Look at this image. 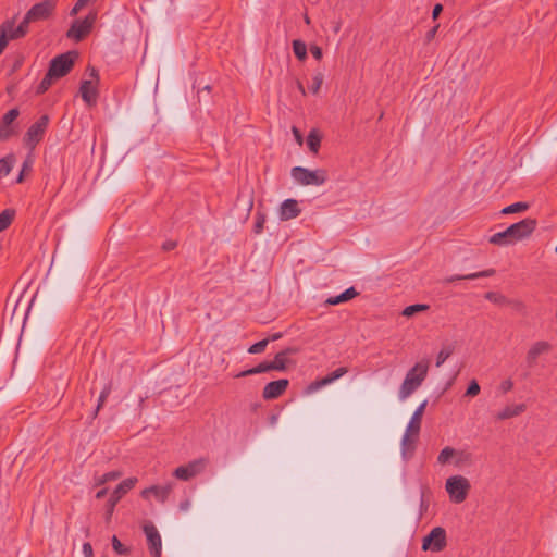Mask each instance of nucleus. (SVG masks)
I'll list each match as a JSON object with an SVG mask.
<instances>
[{"instance_id":"obj_1","label":"nucleus","mask_w":557,"mask_h":557,"mask_svg":"<svg viewBox=\"0 0 557 557\" xmlns=\"http://www.w3.org/2000/svg\"><path fill=\"white\" fill-rule=\"evenodd\" d=\"M537 222L535 219L527 218L518 223L511 224L506 230L495 233L490 237V243L496 246H509L531 236L535 231Z\"/></svg>"},{"instance_id":"obj_2","label":"nucleus","mask_w":557,"mask_h":557,"mask_svg":"<svg viewBox=\"0 0 557 557\" xmlns=\"http://www.w3.org/2000/svg\"><path fill=\"white\" fill-rule=\"evenodd\" d=\"M429 371V360L422 359L417 362L406 374L399 388V399L408 398L423 383Z\"/></svg>"},{"instance_id":"obj_3","label":"nucleus","mask_w":557,"mask_h":557,"mask_svg":"<svg viewBox=\"0 0 557 557\" xmlns=\"http://www.w3.org/2000/svg\"><path fill=\"white\" fill-rule=\"evenodd\" d=\"M292 177L301 185L320 186L326 182L327 174L322 169L311 171L302 166H295L292 169Z\"/></svg>"},{"instance_id":"obj_4","label":"nucleus","mask_w":557,"mask_h":557,"mask_svg":"<svg viewBox=\"0 0 557 557\" xmlns=\"http://www.w3.org/2000/svg\"><path fill=\"white\" fill-rule=\"evenodd\" d=\"M446 491L450 499L456 503H462L471 488L470 482L462 475H453L446 480Z\"/></svg>"},{"instance_id":"obj_5","label":"nucleus","mask_w":557,"mask_h":557,"mask_svg":"<svg viewBox=\"0 0 557 557\" xmlns=\"http://www.w3.org/2000/svg\"><path fill=\"white\" fill-rule=\"evenodd\" d=\"M77 57L76 52H65L50 61L49 76H54L57 79L65 76L74 66V60Z\"/></svg>"},{"instance_id":"obj_6","label":"nucleus","mask_w":557,"mask_h":557,"mask_svg":"<svg viewBox=\"0 0 557 557\" xmlns=\"http://www.w3.org/2000/svg\"><path fill=\"white\" fill-rule=\"evenodd\" d=\"M96 20V12H89L84 20H75L66 32V37L75 41L83 40L90 33Z\"/></svg>"},{"instance_id":"obj_7","label":"nucleus","mask_w":557,"mask_h":557,"mask_svg":"<svg viewBox=\"0 0 557 557\" xmlns=\"http://www.w3.org/2000/svg\"><path fill=\"white\" fill-rule=\"evenodd\" d=\"M136 482H137L136 478H128L116 485V487L113 490V492L111 493V495L106 504L107 521H109L111 519V516L114 512V508H115L116 504L128 491H131L135 486Z\"/></svg>"},{"instance_id":"obj_8","label":"nucleus","mask_w":557,"mask_h":557,"mask_svg":"<svg viewBox=\"0 0 557 557\" xmlns=\"http://www.w3.org/2000/svg\"><path fill=\"white\" fill-rule=\"evenodd\" d=\"M57 0H44L34 4L25 15L32 23L44 22L53 16Z\"/></svg>"},{"instance_id":"obj_9","label":"nucleus","mask_w":557,"mask_h":557,"mask_svg":"<svg viewBox=\"0 0 557 557\" xmlns=\"http://www.w3.org/2000/svg\"><path fill=\"white\" fill-rule=\"evenodd\" d=\"M447 545L446 531L442 527H436L422 541L423 550L442 552Z\"/></svg>"},{"instance_id":"obj_10","label":"nucleus","mask_w":557,"mask_h":557,"mask_svg":"<svg viewBox=\"0 0 557 557\" xmlns=\"http://www.w3.org/2000/svg\"><path fill=\"white\" fill-rule=\"evenodd\" d=\"M48 115H42L29 126L24 136V143L27 147L33 149L42 139L48 127Z\"/></svg>"},{"instance_id":"obj_11","label":"nucleus","mask_w":557,"mask_h":557,"mask_svg":"<svg viewBox=\"0 0 557 557\" xmlns=\"http://www.w3.org/2000/svg\"><path fill=\"white\" fill-rule=\"evenodd\" d=\"M207 463L208 460L205 458L193 460L185 466L177 467L174 470L173 475L178 480L188 481L197 474L201 473L205 470Z\"/></svg>"},{"instance_id":"obj_12","label":"nucleus","mask_w":557,"mask_h":557,"mask_svg":"<svg viewBox=\"0 0 557 557\" xmlns=\"http://www.w3.org/2000/svg\"><path fill=\"white\" fill-rule=\"evenodd\" d=\"M144 532L152 557H161L162 541L157 528L153 524H146Z\"/></svg>"},{"instance_id":"obj_13","label":"nucleus","mask_w":557,"mask_h":557,"mask_svg":"<svg viewBox=\"0 0 557 557\" xmlns=\"http://www.w3.org/2000/svg\"><path fill=\"white\" fill-rule=\"evenodd\" d=\"M288 384L289 382L286 379L272 381L264 386L262 397L267 400L276 399L286 391Z\"/></svg>"},{"instance_id":"obj_14","label":"nucleus","mask_w":557,"mask_h":557,"mask_svg":"<svg viewBox=\"0 0 557 557\" xmlns=\"http://www.w3.org/2000/svg\"><path fill=\"white\" fill-rule=\"evenodd\" d=\"M552 346L548 342L539 341L534 343L527 352L525 362L529 368H533L536 364V360L540 355L548 352Z\"/></svg>"},{"instance_id":"obj_15","label":"nucleus","mask_w":557,"mask_h":557,"mask_svg":"<svg viewBox=\"0 0 557 557\" xmlns=\"http://www.w3.org/2000/svg\"><path fill=\"white\" fill-rule=\"evenodd\" d=\"M301 210L298 206V201L296 199H286L282 202L278 211L280 220L288 221L297 218L300 214Z\"/></svg>"},{"instance_id":"obj_16","label":"nucleus","mask_w":557,"mask_h":557,"mask_svg":"<svg viewBox=\"0 0 557 557\" xmlns=\"http://www.w3.org/2000/svg\"><path fill=\"white\" fill-rule=\"evenodd\" d=\"M298 351H299V349L296 348V347H287L286 349H283V350L278 351L274 356V359L272 361H270L271 364H272L273 370H275V371H284V370H286V364H287L288 356L295 355Z\"/></svg>"},{"instance_id":"obj_17","label":"nucleus","mask_w":557,"mask_h":557,"mask_svg":"<svg viewBox=\"0 0 557 557\" xmlns=\"http://www.w3.org/2000/svg\"><path fill=\"white\" fill-rule=\"evenodd\" d=\"M83 100L88 106H94L97 102L98 91L92 81H83L79 88Z\"/></svg>"},{"instance_id":"obj_18","label":"nucleus","mask_w":557,"mask_h":557,"mask_svg":"<svg viewBox=\"0 0 557 557\" xmlns=\"http://www.w3.org/2000/svg\"><path fill=\"white\" fill-rule=\"evenodd\" d=\"M428 405V400H424L420 406L414 410L408 425V432H413V436H419L421 429L422 416L424 413L425 407Z\"/></svg>"},{"instance_id":"obj_19","label":"nucleus","mask_w":557,"mask_h":557,"mask_svg":"<svg viewBox=\"0 0 557 557\" xmlns=\"http://www.w3.org/2000/svg\"><path fill=\"white\" fill-rule=\"evenodd\" d=\"M171 491H172L171 485H164V486L152 485L148 488H145L141 492V496L144 498H148L149 494H152L160 503H164L168 499Z\"/></svg>"},{"instance_id":"obj_20","label":"nucleus","mask_w":557,"mask_h":557,"mask_svg":"<svg viewBox=\"0 0 557 557\" xmlns=\"http://www.w3.org/2000/svg\"><path fill=\"white\" fill-rule=\"evenodd\" d=\"M495 270L494 269H487V270H483V271H480V272H475V273H470V274H466V275H451V276H448V277H445L444 278V283L446 284H450L455 281H461V280H475V278H480V277H490V276H493L495 274Z\"/></svg>"},{"instance_id":"obj_21","label":"nucleus","mask_w":557,"mask_h":557,"mask_svg":"<svg viewBox=\"0 0 557 557\" xmlns=\"http://www.w3.org/2000/svg\"><path fill=\"white\" fill-rule=\"evenodd\" d=\"M358 295H359V293L356 290L355 287H349V288H347L346 290H344L342 294H339L337 296L329 297L325 300V304L329 305V306H335V305L348 301V300L355 298Z\"/></svg>"},{"instance_id":"obj_22","label":"nucleus","mask_w":557,"mask_h":557,"mask_svg":"<svg viewBox=\"0 0 557 557\" xmlns=\"http://www.w3.org/2000/svg\"><path fill=\"white\" fill-rule=\"evenodd\" d=\"M418 436H413V432H408V429H406V432L401 438V454L404 458L411 456L412 451L414 450V444Z\"/></svg>"},{"instance_id":"obj_23","label":"nucleus","mask_w":557,"mask_h":557,"mask_svg":"<svg viewBox=\"0 0 557 557\" xmlns=\"http://www.w3.org/2000/svg\"><path fill=\"white\" fill-rule=\"evenodd\" d=\"M524 410H525V405H523V404L507 406L497 413L496 418L498 420L510 419V418L519 416Z\"/></svg>"},{"instance_id":"obj_24","label":"nucleus","mask_w":557,"mask_h":557,"mask_svg":"<svg viewBox=\"0 0 557 557\" xmlns=\"http://www.w3.org/2000/svg\"><path fill=\"white\" fill-rule=\"evenodd\" d=\"M30 23L32 22L27 20V16L25 15L16 28L12 27V29H8V32H10L9 39H20L24 37L28 32V26Z\"/></svg>"},{"instance_id":"obj_25","label":"nucleus","mask_w":557,"mask_h":557,"mask_svg":"<svg viewBox=\"0 0 557 557\" xmlns=\"http://www.w3.org/2000/svg\"><path fill=\"white\" fill-rule=\"evenodd\" d=\"M15 214V210L11 208L0 212V232L7 230L12 224Z\"/></svg>"},{"instance_id":"obj_26","label":"nucleus","mask_w":557,"mask_h":557,"mask_svg":"<svg viewBox=\"0 0 557 557\" xmlns=\"http://www.w3.org/2000/svg\"><path fill=\"white\" fill-rule=\"evenodd\" d=\"M453 344H444L436 356V367H441L454 352Z\"/></svg>"},{"instance_id":"obj_27","label":"nucleus","mask_w":557,"mask_h":557,"mask_svg":"<svg viewBox=\"0 0 557 557\" xmlns=\"http://www.w3.org/2000/svg\"><path fill=\"white\" fill-rule=\"evenodd\" d=\"M307 145L311 152L317 153L321 145V136L315 129H311L307 136Z\"/></svg>"},{"instance_id":"obj_28","label":"nucleus","mask_w":557,"mask_h":557,"mask_svg":"<svg viewBox=\"0 0 557 557\" xmlns=\"http://www.w3.org/2000/svg\"><path fill=\"white\" fill-rule=\"evenodd\" d=\"M14 161L15 158L13 154L0 159V177L7 176L11 172Z\"/></svg>"},{"instance_id":"obj_29","label":"nucleus","mask_w":557,"mask_h":557,"mask_svg":"<svg viewBox=\"0 0 557 557\" xmlns=\"http://www.w3.org/2000/svg\"><path fill=\"white\" fill-rule=\"evenodd\" d=\"M8 29H12V23H3L0 26V54L4 51L5 47L8 46Z\"/></svg>"},{"instance_id":"obj_30","label":"nucleus","mask_w":557,"mask_h":557,"mask_svg":"<svg viewBox=\"0 0 557 557\" xmlns=\"http://www.w3.org/2000/svg\"><path fill=\"white\" fill-rule=\"evenodd\" d=\"M54 79H57V78L54 76H49V71H48L46 73L45 77L42 78V81L37 86L36 94L37 95L45 94L50 88V86L52 85Z\"/></svg>"},{"instance_id":"obj_31","label":"nucleus","mask_w":557,"mask_h":557,"mask_svg":"<svg viewBox=\"0 0 557 557\" xmlns=\"http://www.w3.org/2000/svg\"><path fill=\"white\" fill-rule=\"evenodd\" d=\"M528 208H529V205L527 202H515L512 205L505 207L502 210V213L503 214H511V213L522 212V211L528 210Z\"/></svg>"},{"instance_id":"obj_32","label":"nucleus","mask_w":557,"mask_h":557,"mask_svg":"<svg viewBox=\"0 0 557 557\" xmlns=\"http://www.w3.org/2000/svg\"><path fill=\"white\" fill-rule=\"evenodd\" d=\"M293 50H294V53L295 55L299 59V60H304L306 59L307 57V47H306V44L301 40H294L293 41Z\"/></svg>"},{"instance_id":"obj_33","label":"nucleus","mask_w":557,"mask_h":557,"mask_svg":"<svg viewBox=\"0 0 557 557\" xmlns=\"http://www.w3.org/2000/svg\"><path fill=\"white\" fill-rule=\"evenodd\" d=\"M111 391H112V383H108L101 391L99 399H98V404H97V407H96V410L94 413L95 417L98 414V411L103 406V404H104L106 399L108 398V396L110 395Z\"/></svg>"},{"instance_id":"obj_34","label":"nucleus","mask_w":557,"mask_h":557,"mask_svg":"<svg viewBox=\"0 0 557 557\" xmlns=\"http://www.w3.org/2000/svg\"><path fill=\"white\" fill-rule=\"evenodd\" d=\"M456 455V450L453 448V447H445L441 450L438 457H437V461L438 463L441 465H445L447 463L451 457H454Z\"/></svg>"},{"instance_id":"obj_35","label":"nucleus","mask_w":557,"mask_h":557,"mask_svg":"<svg viewBox=\"0 0 557 557\" xmlns=\"http://www.w3.org/2000/svg\"><path fill=\"white\" fill-rule=\"evenodd\" d=\"M429 309V306L428 305H423V304H416V305H411V306H408L404 309L403 311V315L405 317H411L413 315L414 313L417 312H420V311H425Z\"/></svg>"},{"instance_id":"obj_36","label":"nucleus","mask_w":557,"mask_h":557,"mask_svg":"<svg viewBox=\"0 0 557 557\" xmlns=\"http://www.w3.org/2000/svg\"><path fill=\"white\" fill-rule=\"evenodd\" d=\"M121 476H122V472L121 471H110V472H107V473H104L103 475H101L98 479L97 485H103L107 482L117 480Z\"/></svg>"},{"instance_id":"obj_37","label":"nucleus","mask_w":557,"mask_h":557,"mask_svg":"<svg viewBox=\"0 0 557 557\" xmlns=\"http://www.w3.org/2000/svg\"><path fill=\"white\" fill-rule=\"evenodd\" d=\"M269 343H270V339H265V338L262 341H259L248 348V352L251 355L261 354L264 351V349L267 348Z\"/></svg>"},{"instance_id":"obj_38","label":"nucleus","mask_w":557,"mask_h":557,"mask_svg":"<svg viewBox=\"0 0 557 557\" xmlns=\"http://www.w3.org/2000/svg\"><path fill=\"white\" fill-rule=\"evenodd\" d=\"M111 543H112V547L116 554L127 555L129 553V549L121 543V541L117 539L116 535L112 536Z\"/></svg>"},{"instance_id":"obj_39","label":"nucleus","mask_w":557,"mask_h":557,"mask_svg":"<svg viewBox=\"0 0 557 557\" xmlns=\"http://www.w3.org/2000/svg\"><path fill=\"white\" fill-rule=\"evenodd\" d=\"M484 297H485V299H487L494 304H498V305L507 304L506 297L498 293H495V292H487Z\"/></svg>"},{"instance_id":"obj_40","label":"nucleus","mask_w":557,"mask_h":557,"mask_svg":"<svg viewBox=\"0 0 557 557\" xmlns=\"http://www.w3.org/2000/svg\"><path fill=\"white\" fill-rule=\"evenodd\" d=\"M20 111L16 108L9 110L2 117L1 122L4 125H11L13 121L18 116Z\"/></svg>"},{"instance_id":"obj_41","label":"nucleus","mask_w":557,"mask_h":557,"mask_svg":"<svg viewBox=\"0 0 557 557\" xmlns=\"http://www.w3.org/2000/svg\"><path fill=\"white\" fill-rule=\"evenodd\" d=\"M264 223H265V215L261 212H257L256 222L253 225L255 234H260L263 231Z\"/></svg>"},{"instance_id":"obj_42","label":"nucleus","mask_w":557,"mask_h":557,"mask_svg":"<svg viewBox=\"0 0 557 557\" xmlns=\"http://www.w3.org/2000/svg\"><path fill=\"white\" fill-rule=\"evenodd\" d=\"M480 391H481V388H480V385L478 384V382L475 380H472L466 391L465 396L474 397V396L479 395Z\"/></svg>"},{"instance_id":"obj_43","label":"nucleus","mask_w":557,"mask_h":557,"mask_svg":"<svg viewBox=\"0 0 557 557\" xmlns=\"http://www.w3.org/2000/svg\"><path fill=\"white\" fill-rule=\"evenodd\" d=\"M322 83H323V74L322 73H317L313 76V82H312V85L310 87L311 92L312 94H317L320 90Z\"/></svg>"},{"instance_id":"obj_44","label":"nucleus","mask_w":557,"mask_h":557,"mask_svg":"<svg viewBox=\"0 0 557 557\" xmlns=\"http://www.w3.org/2000/svg\"><path fill=\"white\" fill-rule=\"evenodd\" d=\"M12 135V129L10 125H4L2 122L0 123V141L7 140Z\"/></svg>"},{"instance_id":"obj_45","label":"nucleus","mask_w":557,"mask_h":557,"mask_svg":"<svg viewBox=\"0 0 557 557\" xmlns=\"http://www.w3.org/2000/svg\"><path fill=\"white\" fill-rule=\"evenodd\" d=\"M255 371L257 374H259V373L273 371V368H272V364L270 361H263L255 367Z\"/></svg>"},{"instance_id":"obj_46","label":"nucleus","mask_w":557,"mask_h":557,"mask_svg":"<svg viewBox=\"0 0 557 557\" xmlns=\"http://www.w3.org/2000/svg\"><path fill=\"white\" fill-rule=\"evenodd\" d=\"M347 372H348V369L346 367H341V368H337L335 371L329 373V375H331L332 380L335 381V380L342 377L343 375H345Z\"/></svg>"},{"instance_id":"obj_47","label":"nucleus","mask_w":557,"mask_h":557,"mask_svg":"<svg viewBox=\"0 0 557 557\" xmlns=\"http://www.w3.org/2000/svg\"><path fill=\"white\" fill-rule=\"evenodd\" d=\"M513 387V383L511 380H505L500 383L499 385V389L502 391V393L506 394L508 393L509 391H511Z\"/></svg>"},{"instance_id":"obj_48","label":"nucleus","mask_w":557,"mask_h":557,"mask_svg":"<svg viewBox=\"0 0 557 557\" xmlns=\"http://www.w3.org/2000/svg\"><path fill=\"white\" fill-rule=\"evenodd\" d=\"M334 381L332 380L331 375H326L324 376L321 381L319 382H315L314 385H312L311 387L312 388H318V387H321V386H324V385H327V384H331L333 383Z\"/></svg>"},{"instance_id":"obj_49","label":"nucleus","mask_w":557,"mask_h":557,"mask_svg":"<svg viewBox=\"0 0 557 557\" xmlns=\"http://www.w3.org/2000/svg\"><path fill=\"white\" fill-rule=\"evenodd\" d=\"M83 554L85 557H92L94 556V550H92V546L89 542H86L83 544Z\"/></svg>"},{"instance_id":"obj_50","label":"nucleus","mask_w":557,"mask_h":557,"mask_svg":"<svg viewBox=\"0 0 557 557\" xmlns=\"http://www.w3.org/2000/svg\"><path fill=\"white\" fill-rule=\"evenodd\" d=\"M292 132H293V135H294L296 141L298 143V145L301 146L302 141H304L301 132L296 126L292 127Z\"/></svg>"},{"instance_id":"obj_51","label":"nucleus","mask_w":557,"mask_h":557,"mask_svg":"<svg viewBox=\"0 0 557 557\" xmlns=\"http://www.w3.org/2000/svg\"><path fill=\"white\" fill-rule=\"evenodd\" d=\"M310 51L312 53V55L317 59V60H320L322 58V49L318 46H312L310 48Z\"/></svg>"},{"instance_id":"obj_52","label":"nucleus","mask_w":557,"mask_h":557,"mask_svg":"<svg viewBox=\"0 0 557 557\" xmlns=\"http://www.w3.org/2000/svg\"><path fill=\"white\" fill-rule=\"evenodd\" d=\"M442 11H443V5L441 3L435 4L433 8V11H432V18L436 20L440 16V14L442 13Z\"/></svg>"},{"instance_id":"obj_53","label":"nucleus","mask_w":557,"mask_h":557,"mask_svg":"<svg viewBox=\"0 0 557 557\" xmlns=\"http://www.w3.org/2000/svg\"><path fill=\"white\" fill-rule=\"evenodd\" d=\"M253 374H257L255 371V367L239 372L238 374L235 375V377H245V376H249V375H253Z\"/></svg>"},{"instance_id":"obj_54","label":"nucleus","mask_w":557,"mask_h":557,"mask_svg":"<svg viewBox=\"0 0 557 557\" xmlns=\"http://www.w3.org/2000/svg\"><path fill=\"white\" fill-rule=\"evenodd\" d=\"M176 247V243L173 240H168L162 245L163 250L169 251Z\"/></svg>"},{"instance_id":"obj_55","label":"nucleus","mask_w":557,"mask_h":557,"mask_svg":"<svg viewBox=\"0 0 557 557\" xmlns=\"http://www.w3.org/2000/svg\"><path fill=\"white\" fill-rule=\"evenodd\" d=\"M438 27H440V25H435L432 29H430V30L428 32V34H426V39H428V40H431V39L435 36V34H436V32H437Z\"/></svg>"},{"instance_id":"obj_56","label":"nucleus","mask_w":557,"mask_h":557,"mask_svg":"<svg viewBox=\"0 0 557 557\" xmlns=\"http://www.w3.org/2000/svg\"><path fill=\"white\" fill-rule=\"evenodd\" d=\"M90 76L95 79V83L97 84L99 81L98 71L95 67H90Z\"/></svg>"},{"instance_id":"obj_57","label":"nucleus","mask_w":557,"mask_h":557,"mask_svg":"<svg viewBox=\"0 0 557 557\" xmlns=\"http://www.w3.org/2000/svg\"><path fill=\"white\" fill-rule=\"evenodd\" d=\"M107 493H108L107 488H101L100 491H98L96 493V498L97 499H101V498H103L107 495Z\"/></svg>"},{"instance_id":"obj_58","label":"nucleus","mask_w":557,"mask_h":557,"mask_svg":"<svg viewBox=\"0 0 557 557\" xmlns=\"http://www.w3.org/2000/svg\"><path fill=\"white\" fill-rule=\"evenodd\" d=\"M282 336H283V334L281 332H278V333L272 334L267 339H270V342H275V341H278L280 338H282Z\"/></svg>"},{"instance_id":"obj_59","label":"nucleus","mask_w":557,"mask_h":557,"mask_svg":"<svg viewBox=\"0 0 557 557\" xmlns=\"http://www.w3.org/2000/svg\"><path fill=\"white\" fill-rule=\"evenodd\" d=\"M30 168H32V161L30 160H26L23 163V166H22L23 173H25L26 171L30 170Z\"/></svg>"},{"instance_id":"obj_60","label":"nucleus","mask_w":557,"mask_h":557,"mask_svg":"<svg viewBox=\"0 0 557 557\" xmlns=\"http://www.w3.org/2000/svg\"><path fill=\"white\" fill-rule=\"evenodd\" d=\"M297 88L298 90L305 96L306 95V90H305V87L304 85L301 84L300 81H297Z\"/></svg>"},{"instance_id":"obj_61","label":"nucleus","mask_w":557,"mask_h":557,"mask_svg":"<svg viewBox=\"0 0 557 557\" xmlns=\"http://www.w3.org/2000/svg\"><path fill=\"white\" fill-rule=\"evenodd\" d=\"M180 507H181L182 510H187L188 507H189V502L186 500L184 503H181Z\"/></svg>"},{"instance_id":"obj_62","label":"nucleus","mask_w":557,"mask_h":557,"mask_svg":"<svg viewBox=\"0 0 557 557\" xmlns=\"http://www.w3.org/2000/svg\"><path fill=\"white\" fill-rule=\"evenodd\" d=\"M78 12H79V9H78L77 7H75V5H74V7L72 8L71 12H70V15L74 16V15H76Z\"/></svg>"},{"instance_id":"obj_63","label":"nucleus","mask_w":557,"mask_h":557,"mask_svg":"<svg viewBox=\"0 0 557 557\" xmlns=\"http://www.w3.org/2000/svg\"><path fill=\"white\" fill-rule=\"evenodd\" d=\"M23 178H24V173H23V171H21V173H20L18 177L16 178V182H17V183H22V182H23Z\"/></svg>"},{"instance_id":"obj_64","label":"nucleus","mask_w":557,"mask_h":557,"mask_svg":"<svg viewBox=\"0 0 557 557\" xmlns=\"http://www.w3.org/2000/svg\"><path fill=\"white\" fill-rule=\"evenodd\" d=\"M75 7H77L79 9V11L84 8L83 3L81 1H78V0L75 3Z\"/></svg>"}]
</instances>
